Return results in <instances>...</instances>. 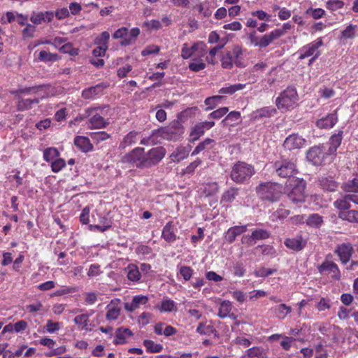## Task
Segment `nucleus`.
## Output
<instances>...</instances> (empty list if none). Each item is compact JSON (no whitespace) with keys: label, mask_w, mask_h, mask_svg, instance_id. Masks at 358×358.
<instances>
[{"label":"nucleus","mask_w":358,"mask_h":358,"mask_svg":"<svg viewBox=\"0 0 358 358\" xmlns=\"http://www.w3.org/2000/svg\"><path fill=\"white\" fill-rule=\"evenodd\" d=\"M352 252L353 249L352 245L350 243H343L338 245L336 250V252L343 264H346L349 262Z\"/></svg>","instance_id":"19"},{"label":"nucleus","mask_w":358,"mask_h":358,"mask_svg":"<svg viewBox=\"0 0 358 358\" xmlns=\"http://www.w3.org/2000/svg\"><path fill=\"white\" fill-rule=\"evenodd\" d=\"M322 45V38H318L315 41L303 46L298 52L299 55V59L302 60L306 57L313 56L311 58V61H315L320 55L318 49Z\"/></svg>","instance_id":"6"},{"label":"nucleus","mask_w":358,"mask_h":358,"mask_svg":"<svg viewBox=\"0 0 358 358\" xmlns=\"http://www.w3.org/2000/svg\"><path fill=\"white\" fill-rule=\"evenodd\" d=\"M48 87L45 85L34 86L33 93L34 99L38 100V103L41 100L44 99L49 96Z\"/></svg>","instance_id":"36"},{"label":"nucleus","mask_w":358,"mask_h":358,"mask_svg":"<svg viewBox=\"0 0 358 358\" xmlns=\"http://www.w3.org/2000/svg\"><path fill=\"white\" fill-rule=\"evenodd\" d=\"M233 273L235 276L243 277L245 273L243 264L240 262L234 263L233 265Z\"/></svg>","instance_id":"64"},{"label":"nucleus","mask_w":358,"mask_h":358,"mask_svg":"<svg viewBox=\"0 0 358 358\" xmlns=\"http://www.w3.org/2000/svg\"><path fill=\"white\" fill-rule=\"evenodd\" d=\"M339 217L350 222H358V211L355 210L342 211Z\"/></svg>","instance_id":"48"},{"label":"nucleus","mask_w":358,"mask_h":358,"mask_svg":"<svg viewBox=\"0 0 358 358\" xmlns=\"http://www.w3.org/2000/svg\"><path fill=\"white\" fill-rule=\"evenodd\" d=\"M241 113L238 111H231L227 116L222 121L224 125H232L239 120Z\"/></svg>","instance_id":"49"},{"label":"nucleus","mask_w":358,"mask_h":358,"mask_svg":"<svg viewBox=\"0 0 358 358\" xmlns=\"http://www.w3.org/2000/svg\"><path fill=\"white\" fill-rule=\"evenodd\" d=\"M257 192L261 199L274 201L280 196L281 187L277 183L266 182L257 187Z\"/></svg>","instance_id":"4"},{"label":"nucleus","mask_w":358,"mask_h":358,"mask_svg":"<svg viewBox=\"0 0 358 358\" xmlns=\"http://www.w3.org/2000/svg\"><path fill=\"white\" fill-rule=\"evenodd\" d=\"M54 17V13L51 11L33 12L30 20L34 24L50 22Z\"/></svg>","instance_id":"17"},{"label":"nucleus","mask_w":358,"mask_h":358,"mask_svg":"<svg viewBox=\"0 0 358 358\" xmlns=\"http://www.w3.org/2000/svg\"><path fill=\"white\" fill-rule=\"evenodd\" d=\"M350 201L348 195H346L344 198L334 201V205L338 209L347 210L350 208Z\"/></svg>","instance_id":"57"},{"label":"nucleus","mask_w":358,"mask_h":358,"mask_svg":"<svg viewBox=\"0 0 358 358\" xmlns=\"http://www.w3.org/2000/svg\"><path fill=\"white\" fill-rule=\"evenodd\" d=\"M254 240L256 242L259 240L266 239L269 237V233L264 229H256L252 232Z\"/></svg>","instance_id":"63"},{"label":"nucleus","mask_w":358,"mask_h":358,"mask_svg":"<svg viewBox=\"0 0 358 358\" xmlns=\"http://www.w3.org/2000/svg\"><path fill=\"white\" fill-rule=\"evenodd\" d=\"M106 319L108 322L116 321L121 313L120 300L113 299L106 307Z\"/></svg>","instance_id":"11"},{"label":"nucleus","mask_w":358,"mask_h":358,"mask_svg":"<svg viewBox=\"0 0 358 358\" xmlns=\"http://www.w3.org/2000/svg\"><path fill=\"white\" fill-rule=\"evenodd\" d=\"M143 26L150 31H156L162 28V24L157 20H146L143 22Z\"/></svg>","instance_id":"55"},{"label":"nucleus","mask_w":358,"mask_h":358,"mask_svg":"<svg viewBox=\"0 0 358 358\" xmlns=\"http://www.w3.org/2000/svg\"><path fill=\"white\" fill-rule=\"evenodd\" d=\"M246 87V84L237 83L229 86L222 87L219 90L220 94H233L237 91L243 90Z\"/></svg>","instance_id":"45"},{"label":"nucleus","mask_w":358,"mask_h":358,"mask_svg":"<svg viewBox=\"0 0 358 358\" xmlns=\"http://www.w3.org/2000/svg\"><path fill=\"white\" fill-rule=\"evenodd\" d=\"M228 55L231 56V59L234 61V64L238 67H243L244 64L242 61L243 50L240 46H234L231 51L227 52Z\"/></svg>","instance_id":"32"},{"label":"nucleus","mask_w":358,"mask_h":358,"mask_svg":"<svg viewBox=\"0 0 358 358\" xmlns=\"http://www.w3.org/2000/svg\"><path fill=\"white\" fill-rule=\"evenodd\" d=\"M148 297L144 295L134 296L131 302L124 303V309L128 312H133L140 308L142 305H145L148 302Z\"/></svg>","instance_id":"18"},{"label":"nucleus","mask_w":358,"mask_h":358,"mask_svg":"<svg viewBox=\"0 0 358 358\" xmlns=\"http://www.w3.org/2000/svg\"><path fill=\"white\" fill-rule=\"evenodd\" d=\"M193 273L194 271L190 266H181L178 268V273L183 278L185 281H188L191 279Z\"/></svg>","instance_id":"54"},{"label":"nucleus","mask_w":358,"mask_h":358,"mask_svg":"<svg viewBox=\"0 0 358 358\" xmlns=\"http://www.w3.org/2000/svg\"><path fill=\"white\" fill-rule=\"evenodd\" d=\"M247 231V225L234 226L230 227L226 232L225 239L227 242L233 243L236 238Z\"/></svg>","instance_id":"22"},{"label":"nucleus","mask_w":358,"mask_h":358,"mask_svg":"<svg viewBox=\"0 0 358 358\" xmlns=\"http://www.w3.org/2000/svg\"><path fill=\"white\" fill-rule=\"evenodd\" d=\"M306 223L310 227L320 228L323 224V217L317 213H313L306 217Z\"/></svg>","instance_id":"39"},{"label":"nucleus","mask_w":358,"mask_h":358,"mask_svg":"<svg viewBox=\"0 0 358 358\" xmlns=\"http://www.w3.org/2000/svg\"><path fill=\"white\" fill-rule=\"evenodd\" d=\"M206 45L203 42H197L192 46L187 43H184L181 50V57L185 59H189L191 57H204L206 54Z\"/></svg>","instance_id":"8"},{"label":"nucleus","mask_w":358,"mask_h":358,"mask_svg":"<svg viewBox=\"0 0 358 358\" xmlns=\"http://www.w3.org/2000/svg\"><path fill=\"white\" fill-rule=\"evenodd\" d=\"M326 153L322 149V147L315 146L310 148L306 155L307 159L315 166L322 165Z\"/></svg>","instance_id":"12"},{"label":"nucleus","mask_w":358,"mask_h":358,"mask_svg":"<svg viewBox=\"0 0 358 358\" xmlns=\"http://www.w3.org/2000/svg\"><path fill=\"white\" fill-rule=\"evenodd\" d=\"M232 310V303L230 301L224 300L220 303L217 315L220 318L225 317H235L233 313H231Z\"/></svg>","instance_id":"27"},{"label":"nucleus","mask_w":358,"mask_h":358,"mask_svg":"<svg viewBox=\"0 0 358 358\" xmlns=\"http://www.w3.org/2000/svg\"><path fill=\"white\" fill-rule=\"evenodd\" d=\"M34 57L38 61L43 62H56L59 59L57 54L51 53L45 50H36Z\"/></svg>","instance_id":"23"},{"label":"nucleus","mask_w":358,"mask_h":358,"mask_svg":"<svg viewBox=\"0 0 358 358\" xmlns=\"http://www.w3.org/2000/svg\"><path fill=\"white\" fill-rule=\"evenodd\" d=\"M238 189L235 188H231L226 191L222 197V201L224 202H231L237 195Z\"/></svg>","instance_id":"60"},{"label":"nucleus","mask_w":358,"mask_h":358,"mask_svg":"<svg viewBox=\"0 0 358 358\" xmlns=\"http://www.w3.org/2000/svg\"><path fill=\"white\" fill-rule=\"evenodd\" d=\"M36 104H38L37 99H22L18 101L17 107L19 110H25L31 108Z\"/></svg>","instance_id":"47"},{"label":"nucleus","mask_w":358,"mask_h":358,"mask_svg":"<svg viewBox=\"0 0 358 358\" xmlns=\"http://www.w3.org/2000/svg\"><path fill=\"white\" fill-rule=\"evenodd\" d=\"M344 3L341 0H329L327 2V9L335 11L343 7Z\"/></svg>","instance_id":"61"},{"label":"nucleus","mask_w":358,"mask_h":358,"mask_svg":"<svg viewBox=\"0 0 358 358\" xmlns=\"http://www.w3.org/2000/svg\"><path fill=\"white\" fill-rule=\"evenodd\" d=\"M177 229L173 222L170 221L166 224L162 229V237L166 242L173 243L177 239Z\"/></svg>","instance_id":"20"},{"label":"nucleus","mask_w":358,"mask_h":358,"mask_svg":"<svg viewBox=\"0 0 358 358\" xmlns=\"http://www.w3.org/2000/svg\"><path fill=\"white\" fill-rule=\"evenodd\" d=\"M295 341L296 338L294 337L287 336L282 334V337L281 338L280 341V346L285 350H289Z\"/></svg>","instance_id":"56"},{"label":"nucleus","mask_w":358,"mask_h":358,"mask_svg":"<svg viewBox=\"0 0 358 358\" xmlns=\"http://www.w3.org/2000/svg\"><path fill=\"white\" fill-rule=\"evenodd\" d=\"M59 156L60 152L59 150L53 147L45 148L43 152V159L50 164Z\"/></svg>","instance_id":"37"},{"label":"nucleus","mask_w":358,"mask_h":358,"mask_svg":"<svg viewBox=\"0 0 358 358\" xmlns=\"http://www.w3.org/2000/svg\"><path fill=\"white\" fill-rule=\"evenodd\" d=\"M74 144L83 152H87L93 150V145L90 139L85 136H76L74 138Z\"/></svg>","instance_id":"26"},{"label":"nucleus","mask_w":358,"mask_h":358,"mask_svg":"<svg viewBox=\"0 0 358 358\" xmlns=\"http://www.w3.org/2000/svg\"><path fill=\"white\" fill-rule=\"evenodd\" d=\"M190 150V147L180 146L176 148V150L170 155L171 161L173 162H179L180 161L187 157Z\"/></svg>","instance_id":"29"},{"label":"nucleus","mask_w":358,"mask_h":358,"mask_svg":"<svg viewBox=\"0 0 358 358\" xmlns=\"http://www.w3.org/2000/svg\"><path fill=\"white\" fill-rule=\"evenodd\" d=\"M143 345L146 348V350L149 353H158L162 351L163 345L156 343L152 340H145Z\"/></svg>","instance_id":"46"},{"label":"nucleus","mask_w":358,"mask_h":358,"mask_svg":"<svg viewBox=\"0 0 358 358\" xmlns=\"http://www.w3.org/2000/svg\"><path fill=\"white\" fill-rule=\"evenodd\" d=\"M298 94L294 87H287L282 91L275 100L278 108L282 111H287L297 106Z\"/></svg>","instance_id":"1"},{"label":"nucleus","mask_w":358,"mask_h":358,"mask_svg":"<svg viewBox=\"0 0 358 358\" xmlns=\"http://www.w3.org/2000/svg\"><path fill=\"white\" fill-rule=\"evenodd\" d=\"M254 167L243 162L235 164L231 172V178L237 183H243L255 174Z\"/></svg>","instance_id":"3"},{"label":"nucleus","mask_w":358,"mask_h":358,"mask_svg":"<svg viewBox=\"0 0 358 358\" xmlns=\"http://www.w3.org/2000/svg\"><path fill=\"white\" fill-rule=\"evenodd\" d=\"M285 245L289 249L293 250H301L306 245V242L301 236L287 238L285 241Z\"/></svg>","instance_id":"33"},{"label":"nucleus","mask_w":358,"mask_h":358,"mask_svg":"<svg viewBox=\"0 0 358 358\" xmlns=\"http://www.w3.org/2000/svg\"><path fill=\"white\" fill-rule=\"evenodd\" d=\"M338 120L337 110H336L333 113L327 115L325 117L317 120L316 126L321 129H330L337 123Z\"/></svg>","instance_id":"14"},{"label":"nucleus","mask_w":358,"mask_h":358,"mask_svg":"<svg viewBox=\"0 0 358 358\" xmlns=\"http://www.w3.org/2000/svg\"><path fill=\"white\" fill-rule=\"evenodd\" d=\"M145 160L144 149L142 148H136L132 151L125 155L123 161L135 165L138 168L143 169L145 166H141V162Z\"/></svg>","instance_id":"10"},{"label":"nucleus","mask_w":358,"mask_h":358,"mask_svg":"<svg viewBox=\"0 0 358 358\" xmlns=\"http://www.w3.org/2000/svg\"><path fill=\"white\" fill-rule=\"evenodd\" d=\"M218 184L217 182H209L204 185L203 193L206 196H212L218 192Z\"/></svg>","instance_id":"53"},{"label":"nucleus","mask_w":358,"mask_h":358,"mask_svg":"<svg viewBox=\"0 0 358 358\" xmlns=\"http://www.w3.org/2000/svg\"><path fill=\"white\" fill-rule=\"evenodd\" d=\"M275 315L279 319H285L291 313L292 308L284 303L275 306L273 308Z\"/></svg>","instance_id":"38"},{"label":"nucleus","mask_w":358,"mask_h":358,"mask_svg":"<svg viewBox=\"0 0 358 358\" xmlns=\"http://www.w3.org/2000/svg\"><path fill=\"white\" fill-rule=\"evenodd\" d=\"M343 131H339L337 134H333L329 139V145L330 147L329 148V154H333L337 150V148L340 146L342 139H343Z\"/></svg>","instance_id":"34"},{"label":"nucleus","mask_w":358,"mask_h":358,"mask_svg":"<svg viewBox=\"0 0 358 358\" xmlns=\"http://www.w3.org/2000/svg\"><path fill=\"white\" fill-rule=\"evenodd\" d=\"M223 99H224V96L222 95H215L206 98L204 101L205 104L207 106L206 110L215 108Z\"/></svg>","instance_id":"44"},{"label":"nucleus","mask_w":358,"mask_h":358,"mask_svg":"<svg viewBox=\"0 0 358 358\" xmlns=\"http://www.w3.org/2000/svg\"><path fill=\"white\" fill-rule=\"evenodd\" d=\"M274 168L278 176L282 178H294L293 176L297 173L296 164L294 162L288 159H280L275 162Z\"/></svg>","instance_id":"5"},{"label":"nucleus","mask_w":358,"mask_h":358,"mask_svg":"<svg viewBox=\"0 0 358 358\" xmlns=\"http://www.w3.org/2000/svg\"><path fill=\"white\" fill-rule=\"evenodd\" d=\"M127 278L132 282H138L141 278L139 268L134 264H129L125 268Z\"/></svg>","instance_id":"28"},{"label":"nucleus","mask_w":358,"mask_h":358,"mask_svg":"<svg viewBox=\"0 0 358 358\" xmlns=\"http://www.w3.org/2000/svg\"><path fill=\"white\" fill-rule=\"evenodd\" d=\"M157 309L162 313H170L177 311V303L169 299L164 298L161 302V304L157 306Z\"/></svg>","instance_id":"30"},{"label":"nucleus","mask_w":358,"mask_h":358,"mask_svg":"<svg viewBox=\"0 0 358 358\" xmlns=\"http://www.w3.org/2000/svg\"><path fill=\"white\" fill-rule=\"evenodd\" d=\"M320 185L324 190L329 192H334L338 187V184L331 178H321Z\"/></svg>","instance_id":"43"},{"label":"nucleus","mask_w":358,"mask_h":358,"mask_svg":"<svg viewBox=\"0 0 358 358\" xmlns=\"http://www.w3.org/2000/svg\"><path fill=\"white\" fill-rule=\"evenodd\" d=\"M66 166V162L64 159L57 157L51 163V169L54 173L59 172L63 168Z\"/></svg>","instance_id":"58"},{"label":"nucleus","mask_w":358,"mask_h":358,"mask_svg":"<svg viewBox=\"0 0 358 358\" xmlns=\"http://www.w3.org/2000/svg\"><path fill=\"white\" fill-rule=\"evenodd\" d=\"M46 331L50 334H53L59 331L62 328V323L59 322H52L49 320L47 321L45 326L44 327Z\"/></svg>","instance_id":"59"},{"label":"nucleus","mask_w":358,"mask_h":358,"mask_svg":"<svg viewBox=\"0 0 358 358\" xmlns=\"http://www.w3.org/2000/svg\"><path fill=\"white\" fill-rule=\"evenodd\" d=\"M342 188L343 191L346 192H352L357 193L358 192V180L354 178L352 180H350L348 182H345Z\"/></svg>","instance_id":"50"},{"label":"nucleus","mask_w":358,"mask_h":358,"mask_svg":"<svg viewBox=\"0 0 358 358\" xmlns=\"http://www.w3.org/2000/svg\"><path fill=\"white\" fill-rule=\"evenodd\" d=\"M133 336L132 332L127 328L120 327L115 331V336L113 341L115 345H122L127 343V339Z\"/></svg>","instance_id":"24"},{"label":"nucleus","mask_w":358,"mask_h":358,"mask_svg":"<svg viewBox=\"0 0 358 358\" xmlns=\"http://www.w3.org/2000/svg\"><path fill=\"white\" fill-rule=\"evenodd\" d=\"M138 135L139 133L135 131H131L128 133L121 141L120 148L124 149L125 148L136 143L138 141Z\"/></svg>","instance_id":"35"},{"label":"nucleus","mask_w":358,"mask_h":358,"mask_svg":"<svg viewBox=\"0 0 358 358\" xmlns=\"http://www.w3.org/2000/svg\"><path fill=\"white\" fill-rule=\"evenodd\" d=\"M228 111L229 108L227 107H222L210 113L208 117L212 119H220L225 115Z\"/></svg>","instance_id":"62"},{"label":"nucleus","mask_w":358,"mask_h":358,"mask_svg":"<svg viewBox=\"0 0 358 358\" xmlns=\"http://www.w3.org/2000/svg\"><path fill=\"white\" fill-rule=\"evenodd\" d=\"M306 144V141L298 134H292L286 138L284 147L287 150L299 149Z\"/></svg>","instance_id":"15"},{"label":"nucleus","mask_w":358,"mask_h":358,"mask_svg":"<svg viewBox=\"0 0 358 358\" xmlns=\"http://www.w3.org/2000/svg\"><path fill=\"white\" fill-rule=\"evenodd\" d=\"M356 36V26L349 24L345 29L341 32V40L352 39Z\"/></svg>","instance_id":"51"},{"label":"nucleus","mask_w":358,"mask_h":358,"mask_svg":"<svg viewBox=\"0 0 358 358\" xmlns=\"http://www.w3.org/2000/svg\"><path fill=\"white\" fill-rule=\"evenodd\" d=\"M102 86L97 85L85 89L82 92V96L86 99H92L102 91Z\"/></svg>","instance_id":"40"},{"label":"nucleus","mask_w":358,"mask_h":358,"mask_svg":"<svg viewBox=\"0 0 358 358\" xmlns=\"http://www.w3.org/2000/svg\"><path fill=\"white\" fill-rule=\"evenodd\" d=\"M157 136L168 141H177L183 134V129L178 124L169 127L159 129L155 131Z\"/></svg>","instance_id":"9"},{"label":"nucleus","mask_w":358,"mask_h":358,"mask_svg":"<svg viewBox=\"0 0 358 358\" xmlns=\"http://www.w3.org/2000/svg\"><path fill=\"white\" fill-rule=\"evenodd\" d=\"M282 34L280 29H275L267 34H264L259 38V48H263L269 45L275 40L280 38Z\"/></svg>","instance_id":"21"},{"label":"nucleus","mask_w":358,"mask_h":358,"mask_svg":"<svg viewBox=\"0 0 358 358\" xmlns=\"http://www.w3.org/2000/svg\"><path fill=\"white\" fill-rule=\"evenodd\" d=\"M196 332L201 335H210L216 332L212 325H207L203 322H200L196 328Z\"/></svg>","instance_id":"52"},{"label":"nucleus","mask_w":358,"mask_h":358,"mask_svg":"<svg viewBox=\"0 0 358 358\" xmlns=\"http://www.w3.org/2000/svg\"><path fill=\"white\" fill-rule=\"evenodd\" d=\"M203 57L195 56L189 64V69L194 72H199L206 68V64L201 59Z\"/></svg>","instance_id":"41"},{"label":"nucleus","mask_w":358,"mask_h":358,"mask_svg":"<svg viewBox=\"0 0 358 358\" xmlns=\"http://www.w3.org/2000/svg\"><path fill=\"white\" fill-rule=\"evenodd\" d=\"M215 125L213 121H205L196 124L192 127L189 136L192 141L198 140L206 131L209 130Z\"/></svg>","instance_id":"13"},{"label":"nucleus","mask_w":358,"mask_h":358,"mask_svg":"<svg viewBox=\"0 0 358 358\" xmlns=\"http://www.w3.org/2000/svg\"><path fill=\"white\" fill-rule=\"evenodd\" d=\"M317 268L319 272L322 274L328 272L332 273L331 277L333 278L336 280H340L341 278V273L338 266L332 262L325 261L320 264Z\"/></svg>","instance_id":"16"},{"label":"nucleus","mask_w":358,"mask_h":358,"mask_svg":"<svg viewBox=\"0 0 358 358\" xmlns=\"http://www.w3.org/2000/svg\"><path fill=\"white\" fill-rule=\"evenodd\" d=\"M166 150L163 147L152 148L145 153V160L141 162V166L149 168L157 164L165 156Z\"/></svg>","instance_id":"7"},{"label":"nucleus","mask_w":358,"mask_h":358,"mask_svg":"<svg viewBox=\"0 0 358 358\" xmlns=\"http://www.w3.org/2000/svg\"><path fill=\"white\" fill-rule=\"evenodd\" d=\"M286 187L291 190L288 193L289 199L294 203L303 202L305 200L306 182L299 178H292L286 182Z\"/></svg>","instance_id":"2"},{"label":"nucleus","mask_w":358,"mask_h":358,"mask_svg":"<svg viewBox=\"0 0 358 358\" xmlns=\"http://www.w3.org/2000/svg\"><path fill=\"white\" fill-rule=\"evenodd\" d=\"M106 121L99 114H94L89 120L88 127L99 129L106 126Z\"/></svg>","instance_id":"42"},{"label":"nucleus","mask_w":358,"mask_h":358,"mask_svg":"<svg viewBox=\"0 0 358 358\" xmlns=\"http://www.w3.org/2000/svg\"><path fill=\"white\" fill-rule=\"evenodd\" d=\"M94 310H90L89 313L77 315L73 319V321L76 324L81 326L82 329L86 331L90 330L89 318L94 314Z\"/></svg>","instance_id":"31"},{"label":"nucleus","mask_w":358,"mask_h":358,"mask_svg":"<svg viewBox=\"0 0 358 358\" xmlns=\"http://www.w3.org/2000/svg\"><path fill=\"white\" fill-rule=\"evenodd\" d=\"M267 352L261 347H252L247 350L241 358H266Z\"/></svg>","instance_id":"25"}]
</instances>
